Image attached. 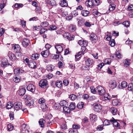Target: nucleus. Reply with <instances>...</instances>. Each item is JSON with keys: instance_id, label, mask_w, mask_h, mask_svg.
<instances>
[{"instance_id": "nucleus-46", "label": "nucleus", "mask_w": 133, "mask_h": 133, "mask_svg": "<svg viewBox=\"0 0 133 133\" xmlns=\"http://www.w3.org/2000/svg\"><path fill=\"white\" fill-rule=\"evenodd\" d=\"M84 104L82 102L79 103L77 105V107L79 109H82L83 107Z\"/></svg>"}, {"instance_id": "nucleus-47", "label": "nucleus", "mask_w": 133, "mask_h": 133, "mask_svg": "<svg viewBox=\"0 0 133 133\" xmlns=\"http://www.w3.org/2000/svg\"><path fill=\"white\" fill-rule=\"evenodd\" d=\"M128 89L129 91H132L133 89V84H129L128 85Z\"/></svg>"}, {"instance_id": "nucleus-6", "label": "nucleus", "mask_w": 133, "mask_h": 133, "mask_svg": "<svg viewBox=\"0 0 133 133\" xmlns=\"http://www.w3.org/2000/svg\"><path fill=\"white\" fill-rule=\"evenodd\" d=\"M94 110L96 112H100L102 109V107L100 104L94 103L93 104Z\"/></svg>"}, {"instance_id": "nucleus-53", "label": "nucleus", "mask_w": 133, "mask_h": 133, "mask_svg": "<svg viewBox=\"0 0 133 133\" xmlns=\"http://www.w3.org/2000/svg\"><path fill=\"white\" fill-rule=\"evenodd\" d=\"M121 86L123 88H125L127 86V83L125 81L122 82L121 84Z\"/></svg>"}, {"instance_id": "nucleus-44", "label": "nucleus", "mask_w": 133, "mask_h": 133, "mask_svg": "<svg viewBox=\"0 0 133 133\" xmlns=\"http://www.w3.org/2000/svg\"><path fill=\"white\" fill-rule=\"evenodd\" d=\"M49 25L48 23L46 21L43 22L41 23V25L42 27H45Z\"/></svg>"}, {"instance_id": "nucleus-64", "label": "nucleus", "mask_w": 133, "mask_h": 133, "mask_svg": "<svg viewBox=\"0 0 133 133\" xmlns=\"http://www.w3.org/2000/svg\"><path fill=\"white\" fill-rule=\"evenodd\" d=\"M14 113L13 112H11L9 114V116L11 120H13L14 118Z\"/></svg>"}, {"instance_id": "nucleus-25", "label": "nucleus", "mask_w": 133, "mask_h": 133, "mask_svg": "<svg viewBox=\"0 0 133 133\" xmlns=\"http://www.w3.org/2000/svg\"><path fill=\"white\" fill-rule=\"evenodd\" d=\"M130 59H125L123 62L124 66L126 67H128L130 64Z\"/></svg>"}, {"instance_id": "nucleus-34", "label": "nucleus", "mask_w": 133, "mask_h": 133, "mask_svg": "<svg viewBox=\"0 0 133 133\" xmlns=\"http://www.w3.org/2000/svg\"><path fill=\"white\" fill-rule=\"evenodd\" d=\"M13 106H14L13 103L12 102H8L6 104V107L8 109H10Z\"/></svg>"}, {"instance_id": "nucleus-39", "label": "nucleus", "mask_w": 133, "mask_h": 133, "mask_svg": "<svg viewBox=\"0 0 133 133\" xmlns=\"http://www.w3.org/2000/svg\"><path fill=\"white\" fill-rule=\"evenodd\" d=\"M75 104L74 103H71L70 105L69 108L70 110H72L75 109Z\"/></svg>"}, {"instance_id": "nucleus-32", "label": "nucleus", "mask_w": 133, "mask_h": 133, "mask_svg": "<svg viewBox=\"0 0 133 133\" xmlns=\"http://www.w3.org/2000/svg\"><path fill=\"white\" fill-rule=\"evenodd\" d=\"M103 100H109L110 99V97L109 95L108 94H105L103 95Z\"/></svg>"}, {"instance_id": "nucleus-28", "label": "nucleus", "mask_w": 133, "mask_h": 133, "mask_svg": "<svg viewBox=\"0 0 133 133\" xmlns=\"http://www.w3.org/2000/svg\"><path fill=\"white\" fill-rule=\"evenodd\" d=\"M24 70L21 69L17 68L15 69L14 70V72L16 74H20L24 72Z\"/></svg>"}, {"instance_id": "nucleus-24", "label": "nucleus", "mask_w": 133, "mask_h": 133, "mask_svg": "<svg viewBox=\"0 0 133 133\" xmlns=\"http://www.w3.org/2000/svg\"><path fill=\"white\" fill-rule=\"evenodd\" d=\"M110 111L113 115H115L117 114V110L116 108L112 107L110 108Z\"/></svg>"}, {"instance_id": "nucleus-50", "label": "nucleus", "mask_w": 133, "mask_h": 133, "mask_svg": "<svg viewBox=\"0 0 133 133\" xmlns=\"http://www.w3.org/2000/svg\"><path fill=\"white\" fill-rule=\"evenodd\" d=\"M115 55L116 56L118 59L121 58L122 56L119 51H117L115 52Z\"/></svg>"}, {"instance_id": "nucleus-51", "label": "nucleus", "mask_w": 133, "mask_h": 133, "mask_svg": "<svg viewBox=\"0 0 133 133\" xmlns=\"http://www.w3.org/2000/svg\"><path fill=\"white\" fill-rule=\"evenodd\" d=\"M84 22L85 20L84 19H80L78 22V24L79 25H83Z\"/></svg>"}, {"instance_id": "nucleus-61", "label": "nucleus", "mask_w": 133, "mask_h": 133, "mask_svg": "<svg viewBox=\"0 0 133 133\" xmlns=\"http://www.w3.org/2000/svg\"><path fill=\"white\" fill-rule=\"evenodd\" d=\"M90 89H91V92L93 93H95L96 92V90L95 89V88L93 86H91L90 87Z\"/></svg>"}, {"instance_id": "nucleus-19", "label": "nucleus", "mask_w": 133, "mask_h": 133, "mask_svg": "<svg viewBox=\"0 0 133 133\" xmlns=\"http://www.w3.org/2000/svg\"><path fill=\"white\" fill-rule=\"evenodd\" d=\"M92 14L95 15L96 17H97L100 16L101 14H101L96 9H94L92 11Z\"/></svg>"}, {"instance_id": "nucleus-43", "label": "nucleus", "mask_w": 133, "mask_h": 133, "mask_svg": "<svg viewBox=\"0 0 133 133\" xmlns=\"http://www.w3.org/2000/svg\"><path fill=\"white\" fill-rule=\"evenodd\" d=\"M122 24L124 25L125 26L128 28L129 27L130 25L129 22L128 21H125L123 22Z\"/></svg>"}, {"instance_id": "nucleus-10", "label": "nucleus", "mask_w": 133, "mask_h": 133, "mask_svg": "<svg viewBox=\"0 0 133 133\" xmlns=\"http://www.w3.org/2000/svg\"><path fill=\"white\" fill-rule=\"evenodd\" d=\"M109 85L111 88L114 89L116 87L117 83L115 81L111 80L109 82Z\"/></svg>"}, {"instance_id": "nucleus-37", "label": "nucleus", "mask_w": 133, "mask_h": 133, "mask_svg": "<svg viewBox=\"0 0 133 133\" xmlns=\"http://www.w3.org/2000/svg\"><path fill=\"white\" fill-rule=\"evenodd\" d=\"M116 5L115 4H111L109 6V10L110 11L114 10L115 8Z\"/></svg>"}, {"instance_id": "nucleus-58", "label": "nucleus", "mask_w": 133, "mask_h": 133, "mask_svg": "<svg viewBox=\"0 0 133 133\" xmlns=\"http://www.w3.org/2000/svg\"><path fill=\"white\" fill-rule=\"evenodd\" d=\"M109 44L112 46H114L115 45V42L114 40L111 41L109 42Z\"/></svg>"}, {"instance_id": "nucleus-27", "label": "nucleus", "mask_w": 133, "mask_h": 133, "mask_svg": "<svg viewBox=\"0 0 133 133\" xmlns=\"http://www.w3.org/2000/svg\"><path fill=\"white\" fill-rule=\"evenodd\" d=\"M60 5L62 7H66L68 6V3L66 0H62L60 2Z\"/></svg>"}, {"instance_id": "nucleus-26", "label": "nucleus", "mask_w": 133, "mask_h": 133, "mask_svg": "<svg viewBox=\"0 0 133 133\" xmlns=\"http://www.w3.org/2000/svg\"><path fill=\"white\" fill-rule=\"evenodd\" d=\"M85 4L87 6L90 7H92L93 6H94V4H93V3H92V0H91V1L88 0L87 1H86L85 2Z\"/></svg>"}, {"instance_id": "nucleus-31", "label": "nucleus", "mask_w": 133, "mask_h": 133, "mask_svg": "<svg viewBox=\"0 0 133 133\" xmlns=\"http://www.w3.org/2000/svg\"><path fill=\"white\" fill-rule=\"evenodd\" d=\"M81 14L83 16H87L89 14V12L87 10H84L82 11Z\"/></svg>"}, {"instance_id": "nucleus-17", "label": "nucleus", "mask_w": 133, "mask_h": 133, "mask_svg": "<svg viewBox=\"0 0 133 133\" xmlns=\"http://www.w3.org/2000/svg\"><path fill=\"white\" fill-rule=\"evenodd\" d=\"M112 121V123L113 124L114 126L118 128H119L120 125L119 123L117 122L114 118L112 117V121Z\"/></svg>"}, {"instance_id": "nucleus-60", "label": "nucleus", "mask_w": 133, "mask_h": 133, "mask_svg": "<svg viewBox=\"0 0 133 133\" xmlns=\"http://www.w3.org/2000/svg\"><path fill=\"white\" fill-rule=\"evenodd\" d=\"M84 25L85 26L87 27H90L91 25L90 22L86 21L84 23Z\"/></svg>"}, {"instance_id": "nucleus-59", "label": "nucleus", "mask_w": 133, "mask_h": 133, "mask_svg": "<svg viewBox=\"0 0 133 133\" xmlns=\"http://www.w3.org/2000/svg\"><path fill=\"white\" fill-rule=\"evenodd\" d=\"M103 125H99L97 127V129L98 130L101 131L103 130Z\"/></svg>"}, {"instance_id": "nucleus-62", "label": "nucleus", "mask_w": 133, "mask_h": 133, "mask_svg": "<svg viewBox=\"0 0 133 133\" xmlns=\"http://www.w3.org/2000/svg\"><path fill=\"white\" fill-rule=\"evenodd\" d=\"M111 60L110 58L106 59L105 61V62L106 64H110L111 63Z\"/></svg>"}, {"instance_id": "nucleus-41", "label": "nucleus", "mask_w": 133, "mask_h": 133, "mask_svg": "<svg viewBox=\"0 0 133 133\" xmlns=\"http://www.w3.org/2000/svg\"><path fill=\"white\" fill-rule=\"evenodd\" d=\"M9 57L10 59L11 60L13 59L14 60H15L16 59V57L14 54H9Z\"/></svg>"}, {"instance_id": "nucleus-30", "label": "nucleus", "mask_w": 133, "mask_h": 133, "mask_svg": "<svg viewBox=\"0 0 133 133\" xmlns=\"http://www.w3.org/2000/svg\"><path fill=\"white\" fill-rule=\"evenodd\" d=\"M15 51L16 52L19 51L21 49L20 46L18 44H16L13 47Z\"/></svg>"}, {"instance_id": "nucleus-11", "label": "nucleus", "mask_w": 133, "mask_h": 133, "mask_svg": "<svg viewBox=\"0 0 133 133\" xmlns=\"http://www.w3.org/2000/svg\"><path fill=\"white\" fill-rule=\"evenodd\" d=\"M45 102V99L43 98H40L39 100L38 103L40 104L42 103L41 106L42 109H45L46 108V105L44 103Z\"/></svg>"}, {"instance_id": "nucleus-20", "label": "nucleus", "mask_w": 133, "mask_h": 133, "mask_svg": "<svg viewBox=\"0 0 133 133\" xmlns=\"http://www.w3.org/2000/svg\"><path fill=\"white\" fill-rule=\"evenodd\" d=\"M54 68L55 67L53 65L49 64L47 65L46 69L49 71H52L54 69Z\"/></svg>"}, {"instance_id": "nucleus-35", "label": "nucleus", "mask_w": 133, "mask_h": 133, "mask_svg": "<svg viewBox=\"0 0 133 133\" xmlns=\"http://www.w3.org/2000/svg\"><path fill=\"white\" fill-rule=\"evenodd\" d=\"M83 51H82V52L80 51L76 54L75 55V58L77 59H78L81 57L82 54L83 55L84 54L83 52Z\"/></svg>"}, {"instance_id": "nucleus-48", "label": "nucleus", "mask_w": 133, "mask_h": 133, "mask_svg": "<svg viewBox=\"0 0 133 133\" xmlns=\"http://www.w3.org/2000/svg\"><path fill=\"white\" fill-rule=\"evenodd\" d=\"M77 96L73 94L69 96V98H71V99L72 101L75 100Z\"/></svg>"}, {"instance_id": "nucleus-14", "label": "nucleus", "mask_w": 133, "mask_h": 133, "mask_svg": "<svg viewBox=\"0 0 133 133\" xmlns=\"http://www.w3.org/2000/svg\"><path fill=\"white\" fill-rule=\"evenodd\" d=\"M28 65L29 67L31 68L35 69L37 67L36 63L34 61L30 62L28 64Z\"/></svg>"}, {"instance_id": "nucleus-63", "label": "nucleus", "mask_w": 133, "mask_h": 133, "mask_svg": "<svg viewBox=\"0 0 133 133\" xmlns=\"http://www.w3.org/2000/svg\"><path fill=\"white\" fill-rule=\"evenodd\" d=\"M26 125L25 124H23L22 125V129L24 131H25L26 130Z\"/></svg>"}, {"instance_id": "nucleus-52", "label": "nucleus", "mask_w": 133, "mask_h": 133, "mask_svg": "<svg viewBox=\"0 0 133 133\" xmlns=\"http://www.w3.org/2000/svg\"><path fill=\"white\" fill-rule=\"evenodd\" d=\"M52 117V115L50 114H48L45 116V118L46 119L50 120Z\"/></svg>"}, {"instance_id": "nucleus-5", "label": "nucleus", "mask_w": 133, "mask_h": 133, "mask_svg": "<svg viewBox=\"0 0 133 133\" xmlns=\"http://www.w3.org/2000/svg\"><path fill=\"white\" fill-rule=\"evenodd\" d=\"M14 109L17 111L21 109L22 108V103L19 102L15 103L14 104Z\"/></svg>"}, {"instance_id": "nucleus-22", "label": "nucleus", "mask_w": 133, "mask_h": 133, "mask_svg": "<svg viewBox=\"0 0 133 133\" xmlns=\"http://www.w3.org/2000/svg\"><path fill=\"white\" fill-rule=\"evenodd\" d=\"M76 26L75 25L70 24L69 27V30L71 32H73L76 30Z\"/></svg>"}, {"instance_id": "nucleus-33", "label": "nucleus", "mask_w": 133, "mask_h": 133, "mask_svg": "<svg viewBox=\"0 0 133 133\" xmlns=\"http://www.w3.org/2000/svg\"><path fill=\"white\" fill-rule=\"evenodd\" d=\"M62 82L61 81H57L55 83V85L57 87L59 88H60L62 87Z\"/></svg>"}, {"instance_id": "nucleus-49", "label": "nucleus", "mask_w": 133, "mask_h": 133, "mask_svg": "<svg viewBox=\"0 0 133 133\" xmlns=\"http://www.w3.org/2000/svg\"><path fill=\"white\" fill-rule=\"evenodd\" d=\"M94 6H97L99 3V0H91Z\"/></svg>"}, {"instance_id": "nucleus-4", "label": "nucleus", "mask_w": 133, "mask_h": 133, "mask_svg": "<svg viewBox=\"0 0 133 133\" xmlns=\"http://www.w3.org/2000/svg\"><path fill=\"white\" fill-rule=\"evenodd\" d=\"M55 48L56 50V53L57 54L61 53L63 50V48L62 46L60 44H56L55 45Z\"/></svg>"}, {"instance_id": "nucleus-55", "label": "nucleus", "mask_w": 133, "mask_h": 133, "mask_svg": "<svg viewBox=\"0 0 133 133\" xmlns=\"http://www.w3.org/2000/svg\"><path fill=\"white\" fill-rule=\"evenodd\" d=\"M8 63L7 61H3L1 64V66L2 67H5Z\"/></svg>"}, {"instance_id": "nucleus-1", "label": "nucleus", "mask_w": 133, "mask_h": 133, "mask_svg": "<svg viewBox=\"0 0 133 133\" xmlns=\"http://www.w3.org/2000/svg\"><path fill=\"white\" fill-rule=\"evenodd\" d=\"M39 85L41 88H46L48 85V81L46 79H42L39 82Z\"/></svg>"}, {"instance_id": "nucleus-54", "label": "nucleus", "mask_w": 133, "mask_h": 133, "mask_svg": "<svg viewBox=\"0 0 133 133\" xmlns=\"http://www.w3.org/2000/svg\"><path fill=\"white\" fill-rule=\"evenodd\" d=\"M48 30L44 28H42L40 30V34H43L44 33Z\"/></svg>"}, {"instance_id": "nucleus-42", "label": "nucleus", "mask_w": 133, "mask_h": 133, "mask_svg": "<svg viewBox=\"0 0 133 133\" xmlns=\"http://www.w3.org/2000/svg\"><path fill=\"white\" fill-rule=\"evenodd\" d=\"M63 36L64 38L68 39L69 37L70 36V35L68 32H65L63 34Z\"/></svg>"}, {"instance_id": "nucleus-16", "label": "nucleus", "mask_w": 133, "mask_h": 133, "mask_svg": "<svg viewBox=\"0 0 133 133\" xmlns=\"http://www.w3.org/2000/svg\"><path fill=\"white\" fill-rule=\"evenodd\" d=\"M43 56L45 57H47L50 54L49 50H45L42 51L41 53Z\"/></svg>"}, {"instance_id": "nucleus-56", "label": "nucleus", "mask_w": 133, "mask_h": 133, "mask_svg": "<svg viewBox=\"0 0 133 133\" xmlns=\"http://www.w3.org/2000/svg\"><path fill=\"white\" fill-rule=\"evenodd\" d=\"M69 83V82L67 79H65L63 81V84L65 86H67L68 85Z\"/></svg>"}, {"instance_id": "nucleus-15", "label": "nucleus", "mask_w": 133, "mask_h": 133, "mask_svg": "<svg viewBox=\"0 0 133 133\" xmlns=\"http://www.w3.org/2000/svg\"><path fill=\"white\" fill-rule=\"evenodd\" d=\"M59 104L60 105V108H62L65 106H68V102L65 100L61 101Z\"/></svg>"}, {"instance_id": "nucleus-36", "label": "nucleus", "mask_w": 133, "mask_h": 133, "mask_svg": "<svg viewBox=\"0 0 133 133\" xmlns=\"http://www.w3.org/2000/svg\"><path fill=\"white\" fill-rule=\"evenodd\" d=\"M62 108L63 109V111L66 113L67 114L69 113L70 112V110L68 106H65L63 107Z\"/></svg>"}, {"instance_id": "nucleus-40", "label": "nucleus", "mask_w": 133, "mask_h": 133, "mask_svg": "<svg viewBox=\"0 0 133 133\" xmlns=\"http://www.w3.org/2000/svg\"><path fill=\"white\" fill-rule=\"evenodd\" d=\"M112 121V118L110 120L108 119L105 120L104 121L103 123L105 124V125H108L110 124V122L112 123V121Z\"/></svg>"}, {"instance_id": "nucleus-7", "label": "nucleus", "mask_w": 133, "mask_h": 133, "mask_svg": "<svg viewBox=\"0 0 133 133\" xmlns=\"http://www.w3.org/2000/svg\"><path fill=\"white\" fill-rule=\"evenodd\" d=\"M79 44L82 46V48L81 49H82L83 48H84L85 49V47L87 45V41H84L83 40H81L79 41L78 42Z\"/></svg>"}, {"instance_id": "nucleus-3", "label": "nucleus", "mask_w": 133, "mask_h": 133, "mask_svg": "<svg viewBox=\"0 0 133 133\" xmlns=\"http://www.w3.org/2000/svg\"><path fill=\"white\" fill-rule=\"evenodd\" d=\"M96 89L97 92V93L100 95H102L105 92V90L101 86H98L96 88Z\"/></svg>"}, {"instance_id": "nucleus-38", "label": "nucleus", "mask_w": 133, "mask_h": 133, "mask_svg": "<svg viewBox=\"0 0 133 133\" xmlns=\"http://www.w3.org/2000/svg\"><path fill=\"white\" fill-rule=\"evenodd\" d=\"M26 92L25 89L22 88L20 89L19 91V94L20 96L23 95L25 94Z\"/></svg>"}, {"instance_id": "nucleus-57", "label": "nucleus", "mask_w": 133, "mask_h": 133, "mask_svg": "<svg viewBox=\"0 0 133 133\" xmlns=\"http://www.w3.org/2000/svg\"><path fill=\"white\" fill-rule=\"evenodd\" d=\"M69 133H78L76 129H71L69 131Z\"/></svg>"}, {"instance_id": "nucleus-8", "label": "nucleus", "mask_w": 133, "mask_h": 133, "mask_svg": "<svg viewBox=\"0 0 133 133\" xmlns=\"http://www.w3.org/2000/svg\"><path fill=\"white\" fill-rule=\"evenodd\" d=\"M90 39L92 43H96L97 41V36L94 34H92L90 35Z\"/></svg>"}, {"instance_id": "nucleus-12", "label": "nucleus", "mask_w": 133, "mask_h": 133, "mask_svg": "<svg viewBox=\"0 0 133 133\" xmlns=\"http://www.w3.org/2000/svg\"><path fill=\"white\" fill-rule=\"evenodd\" d=\"M27 89L28 91L34 92L35 90V87L33 84H30L27 87Z\"/></svg>"}, {"instance_id": "nucleus-2", "label": "nucleus", "mask_w": 133, "mask_h": 133, "mask_svg": "<svg viewBox=\"0 0 133 133\" xmlns=\"http://www.w3.org/2000/svg\"><path fill=\"white\" fill-rule=\"evenodd\" d=\"M30 97L29 95L26 96V99L27 101L26 102V105L31 108L34 104V101L33 99L31 100L30 99Z\"/></svg>"}, {"instance_id": "nucleus-23", "label": "nucleus", "mask_w": 133, "mask_h": 133, "mask_svg": "<svg viewBox=\"0 0 133 133\" xmlns=\"http://www.w3.org/2000/svg\"><path fill=\"white\" fill-rule=\"evenodd\" d=\"M39 56V54L37 53L34 54H32L31 56V58L33 60L37 59Z\"/></svg>"}, {"instance_id": "nucleus-9", "label": "nucleus", "mask_w": 133, "mask_h": 133, "mask_svg": "<svg viewBox=\"0 0 133 133\" xmlns=\"http://www.w3.org/2000/svg\"><path fill=\"white\" fill-rule=\"evenodd\" d=\"M84 61L86 65L90 66L93 63V61L92 59L90 58H85Z\"/></svg>"}, {"instance_id": "nucleus-13", "label": "nucleus", "mask_w": 133, "mask_h": 133, "mask_svg": "<svg viewBox=\"0 0 133 133\" xmlns=\"http://www.w3.org/2000/svg\"><path fill=\"white\" fill-rule=\"evenodd\" d=\"M29 43L30 42L29 40L26 38H25L23 40L22 44L24 47H26L28 45Z\"/></svg>"}, {"instance_id": "nucleus-45", "label": "nucleus", "mask_w": 133, "mask_h": 133, "mask_svg": "<svg viewBox=\"0 0 133 133\" xmlns=\"http://www.w3.org/2000/svg\"><path fill=\"white\" fill-rule=\"evenodd\" d=\"M13 126L10 123L8 124L7 126L8 130L9 131H11L13 129Z\"/></svg>"}, {"instance_id": "nucleus-18", "label": "nucleus", "mask_w": 133, "mask_h": 133, "mask_svg": "<svg viewBox=\"0 0 133 133\" xmlns=\"http://www.w3.org/2000/svg\"><path fill=\"white\" fill-rule=\"evenodd\" d=\"M21 79V77L18 75L15 76L13 78V81L16 83H18L19 82Z\"/></svg>"}, {"instance_id": "nucleus-21", "label": "nucleus", "mask_w": 133, "mask_h": 133, "mask_svg": "<svg viewBox=\"0 0 133 133\" xmlns=\"http://www.w3.org/2000/svg\"><path fill=\"white\" fill-rule=\"evenodd\" d=\"M112 104L114 106H117L120 104V101L117 99H115L112 101Z\"/></svg>"}, {"instance_id": "nucleus-29", "label": "nucleus", "mask_w": 133, "mask_h": 133, "mask_svg": "<svg viewBox=\"0 0 133 133\" xmlns=\"http://www.w3.org/2000/svg\"><path fill=\"white\" fill-rule=\"evenodd\" d=\"M45 123V121L44 119H40L39 121V123L41 127H43L44 126V124Z\"/></svg>"}]
</instances>
